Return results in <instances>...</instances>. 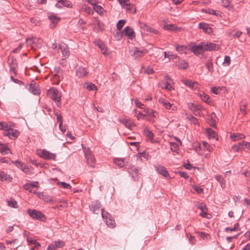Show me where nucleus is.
Returning a JSON list of instances; mask_svg holds the SVG:
<instances>
[{"instance_id":"obj_13","label":"nucleus","mask_w":250,"mask_h":250,"mask_svg":"<svg viewBox=\"0 0 250 250\" xmlns=\"http://www.w3.org/2000/svg\"><path fill=\"white\" fill-rule=\"evenodd\" d=\"M123 34L129 39H133L135 36L134 30L130 26L125 27L123 30Z\"/></svg>"},{"instance_id":"obj_62","label":"nucleus","mask_w":250,"mask_h":250,"mask_svg":"<svg viewBox=\"0 0 250 250\" xmlns=\"http://www.w3.org/2000/svg\"><path fill=\"white\" fill-rule=\"evenodd\" d=\"M180 176L184 177L185 179H188V174L187 172L179 171L178 172Z\"/></svg>"},{"instance_id":"obj_14","label":"nucleus","mask_w":250,"mask_h":250,"mask_svg":"<svg viewBox=\"0 0 250 250\" xmlns=\"http://www.w3.org/2000/svg\"><path fill=\"white\" fill-rule=\"evenodd\" d=\"M131 55L133 56L136 60H138L140 57L146 54V51L145 50H139L138 48L135 47L131 50Z\"/></svg>"},{"instance_id":"obj_55","label":"nucleus","mask_w":250,"mask_h":250,"mask_svg":"<svg viewBox=\"0 0 250 250\" xmlns=\"http://www.w3.org/2000/svg\"><path fill=\"white\" fill-rule=\"evenodd\" d=\"M240 109L243 114H245L246 113V104L242 102L240 104Z\"/></svg>"},{"instance_id":"obj_64","label":"nucleus","mask_w":250,"mask_h":250,"mask_svg":"<svg viewBox=\"0 0 250 250\" xmlns=\"http://www.w3.org/2000/svg\"><path fill=\"white\" fill-rule=\"evenodd\" d=\"M220 89L219 87H213L211 88V91L215 94H218L219 93V90Z\"/></svg>"},{"instance_id":"obj_15","label":"nucleus","mask_w":250,"mask_h":250,"mask_svg":"<svg viewBox=\"0 0 250 250\" xmlns=\"http://www.w3.org/2000/svg\"><path fill=\"white\" fill-rule=\"evenodd\" d=\"M125 168L128 170V172L130 173V174H131L132 177L134 179V180H136L137 179L138 173L139 170V168L134 166H131L130 168L129 167H127L125 166Z\"/></svg>"},{"instance_id":"obj_46","label":"nucleus","mask_w":250,"mask_h":250,"mask_svg":"<svg viewBox=\"0 0 250 250\" xmlns=\"http://www.w3.org/2000/svg\"><path fill=\"white\" fill-rule=\"evenodd\" d=\"M101 214L103 218L105 219V220L109 218V217H112L108 212L105 211L104 209H101Z\"/></svg>"},{"instance_id":"obj_50","label":"nucleus","mask_w":250,"mask_h":250,"mask_svg":"<svg viewBox=\"0 0 250 250\" xmlns=\"http://www.w3.org/2000/svg\"><path fill=\"white\" fill-rule=\"evenodd\" d=\"M7 204L9 207H12L14 208H18L17 202L15 200H8V201H7Z\"/></svg>"},{"instance_id":"obj_11","label":"nucleus","mask_w":250,"mask_h":250,"mask_svg":"<svg viewBox=\"0 0 250 250\" xmlns=\"http://www.w3.org/2000/svg\"><path fill=\"white\" fill-rule=\"evenodd\" d=\"M101 207V203L98 201H93L89 206L90 209L94 213L98 214Z\"/></svg>"},{"instance_id":"obj_53","label":"nucleus","mask_w":250,"mask_h":250,"mask_svg":"<svg viewBox=\"0 0 250 250\" xmlns=\"http://www.w3.org/2000/svg\"><path fill=\"white\" fill-rule=\"evenodd\" d=\"M238 227H239L238 223H236V224H234L233 227H231V228L227 227V228H226L225 229V231H235V230H236L238 228Z\"/></svg>"},{"instance_id":"obj_38","label":"nucleus","mask_w":250,"mask_h":250,"mask_svg":"<svg viewBox=\"0 0 250 250\" xmlns=\"http://www.w3.org/2000/svg\"><path fill=\"white\" fill-rule=\"evenodd\" d=\"M161 87L162 88L167 89V90H172L174 89V88L172 86V85L169 83H167L166 82H163L162 83Z\"/></svg>"},{"instance_id":"obj_21","label":"nucleus","mask_w":250,"mask_h":250,"mask_svg":"<svg viewBox=\"0 0 250 250\" xmlns=\"http://www.w3.org/2000/svg\"><path fill=\"white\" fill-rule=\"evenodd\" d=\"M141 27L142 29H144V31H146L147 32L153 33L154 34H157L158 33V30L149 26L145 23H142L141 24Z\"/></svg>"},{"instance_id":"obj_33","label":"nucleus","mask_w":250,"mask_h":250,"mask_svg":"<svg viewBox=\"0 0 250 250\" xmlns=\"http://www.w3.org/2000/svg\"><path fill=\"white\" fill-rule=\"evenodd\" d=\"M199 28L200 29H202L206 32H209V30H211V28L209 26V25L204 22H200L199 24Z\"/></svg>"},{"instance_id":"obj_18","label":"nucleus","mask_w":250,"mask_h":250,"mask_svg":"<svg viewBox=\"0 0 250 250\" xmlns=\"http://www.w3.org/2000/svg\"><path fill=\"white\" fill-rule=\"evenodd\" d=\"M175 59L178 60V62H176L175 65L178 67L179 69H185L188 67V62L185 61L179 60V58L177 56L175 57Z\"/></svg>"},{"instance_id":"obj_49","label":"nucleus","mask_w":250,"mask_h":250,"mask_svg":"<svg viewBox=\"0 0 250 250\" xmlns=\"http://www.w3.org/2000/svg\"><path fill=\"white\" fill-rule=\"evenodd\" d=\"M124 8H125L127 11H130L133 6L130 4L129 1H127L125 4L122 5Z\"/></svg>"},{"instance_id":"obj_31","label":"nucleus","mask_w":250,"mask_h":250,"mask_svg":"<svg viewBox=\"0 0 250 250\" xmlns=\"http://www.w3.org/2000/svg\"><path fill=\"white\" fill-rule=\"evenodd\" d=\"M245 137V135L242 133H233L230 135L231 139L233 141H236L241 139H244Z\"/></svg>"},{"instance_id":"obj_24","label":"nucleus","mask_w":250,"mask_h":250,"mask_svg":"<svg viewBox=\"0 0 250 250\" xmlns=\"http://www.w3.org/2000/svg\"><path fill=\"white\" fill-rule=\"evenodd\" d=\"M48 17L53 26L60 21V18L55 16L53 13L48 14Z\"/></svg>"},{"instance_id":"obj_36","label":"nucleus","mask_w":250,"mask_h":250,"mask_svg":"<svg viewBox=\"0 0 250 250\" xmlns=\"http://www.w3.org/2000/svg\"><path fill=\"white\" fill-rule=\"evenodd\" d=\"M187 47L185 45H178L176 46V51L181 54H186L187 53Z\"/></svg>"},{"instance_id":"obj_57","label":"nucleus","mask_w":250,"mask_h":250,"mask_svg":"<svg viewBox=\"0 0 250 250\" xmlns=\"http://www.w3.org/2000/svg\"><path fill=\"white\" fill-rule=\"evenodd\" d=\"M203 145L204 146V147L206 148V149H207L208 151H211L212 149V147L210 145H209L208 143L206 142H203Z\"/></svg>"},{"instance_id":"obj_17","label":"nucleus","mask_w":250,"mask_h":250,"mask_svg":"<svg viewBox=\"0 0 250 250\" xmlns=\"http://www.w3.org/2000/svg\"><path fill=\"white\" fill-rule=\"evenodd\" d=\"M64 246V242L62 241L59 240L56 241L48 246L47 250H55L59 248H62Z\"/></svg>"},{"instance_id":"obj_37","label":"nucleus","mask_w":250,"mask_h":250,"mask_svg":"<svg viewBox=\"0 0 250 250\" xmlns=\"http://www.w3.org/2000/svg\"><path fill=\"white\" fill-rule=\"evenodd\" d=\"M206 66L209 72L212 73L214 71L213 63L211 60H208L206 62Z\"/></svg>"},{"instance_id":"obj_34","label":"nucleus","mask_w":250,"mask_h":250,"mask_svg":"<svg viewBox=\"0 0 250 250\" xmlns=\"http://www.w3.org/2000/svg\"><path fill=\"white\" fill-rule=\"evenodd\" d=\"M124 159L115 158L114 159V163L119 167H123L126 166L125 164Z\"/></svg>"},{"instance_id":"obj_59","label":"nucleus","mask_w":250,"mask_h":250,"mask_svg":"<svg viewBox=\"0 0 250 250\" xmlns=\"http://www.w3.org/2000/svg\"><path fill=\"white\" fill-rule=\"evenodd\" d=\"M198 234L201 238H202L204 239L205 238L208 239V238L209 237V236L208 234H207L205 232H199Z\"/></svg>"},{"instance_id":"obj_16","label":"nucleus","mask_w":250,"mask_h":250,"mask_svg":"<svg viewBox=\"0 0 250 250\" xmlns=\"http://www.w3.org/2000/svg\"><path fill=\"white\" fill-rule=\"evenodd\" d=\"M29 90L34 95H39L41 93L39 85L35 83H32L29 84Z\"/></svg>"},{"instance_id":"obj_51","label":"nucleus","mask_w":250,"mask_h":250,"mask_svg":"<svg viewBox=\"0 0 250 250\" xmlns=\"http://www.w3.org/2000/svg\"><path fill=\"white\" fill-rule=\"evenodd\" d=\"M58 185H59L61 187L63 188H67V189H70L71 188V186L70 184L66 183L65 182H59L58 183Z\"/></svg>"},{"instance_id":"obj_5","label":"nucleus","mask_w":250,"mask_h":250,"mask_svg":"<svg viewBox=\"0 0 250 250\" xmlns=\"http://www.w3.org/2000/svg\"><path fill=\"white\" fill-rule=\"evenodd\" d=\"M85 153V157L86 159L87 164L91 167H94L95 165V160L93 155L91 154L89 149L83 148Z\"/></svg>"},{"instance_id":"obj_7","label":"nucleus","mask_w":250,"mask_h":250,"mask_svg":"<svg viewBox=\"0 0 250 250\" xmlns=\"http://www.w3.org/2000/svg\"><path fill=\"white\" fill-rule=\"evenodd\" d=\"M204 50L206 51H216L219 50L220 45L214 43L204 42Z\"/></svg>"},{"instance_id":"obj_19","label":"nucleus","mask_w":250,"mask_h":250,"mask_svg":"<svg viewBox=\"0 0 250 250\" xmlns=\"http://www.w3.org/2000/svg\"><path fill=\"white\" fill-rule=\"evenodd\" d=\"M59 49L61 50L63 57L65 58L69 56V50L67 45L65 43H62L59 45Z\"/></svg>"},{"instance_id":"obj_28","label":"nucleus","mask_w":250,"mask_h":250,"mask_svg":"<svg viewBox=\"0 0 250 250\" xmlns=\"http://www.w3.org/2000/svg\"><path fill=\"white\" fill-rule=\"evenodd\" d=\"M215 179L219 182L221 187L222 188H225L226 187V181L221 175H217L215 176Z\"/></svg>"},{"instance_id":"obj_42","label":"nucleus","mask_w":250,"mask_h":250,"mask_svg":"<svg viewBox=\"0 0 250 250\" xmlns=\"http://www.w3.org/2000/svg\"><path fill=\"white\" fill-rule=\"evenodd\" d=\"M57 1L58 3H60V4H62L64 6L68 8L71 7V3L67 0H57Z\"/></svg>"},{"instance_id":"obj_2","label":"nucleus","mask_w":250,"mask_h":250,"mask_svg":"<svg viewBox=\"0 0 250 250\" xmlns=\"http://www.w3.org/2000/svg\"><path fill=\"white\" fill-rule=\"evenodd\" d=\"M7 128L3 129V134L5 136L8 137L11 139H15L17 138L19 134V132L17 129L12 128L13 125L11 124L9 125L7 124Z\"/></svg>"},{"instance_id":"obj_54","label":"nucleus","mask_w":250,"mask_h":250,"mask_svg":"<svg viewBox=\"0 0 250 250\" xmlns=\"http://www.w3.org/2000/svg\"><path fill=\"white\" fill-rule=\"evenodd\" d=\"M96 25L98 27L99 31H103L104 29V25L101 21H98L96 23Z\"/></svg>"},{"instance_id":"obj_9","label":"nucleus","mask_w":250,"mask_h":250,"mask_svg":"<svg viewBox=\"0 0 250 250\" xmlns=\"http://www.w3.org/2000/svg\"><path fill=\"white\" fill-rule=\"evenodd\" d=\"M159 102L168 110L174 111L176 109L175 106L173 104H170L167 100L161 98L159 100Z\"/></svg>"},{"instance_id":"obj_1","label":"nucleus","mask_w":250,"mask_h":250,"mask_svg":"<svg viewBox=\"0 0 250 250\" xmlns=\"http://www.w3.org/2000/svg\"><path fill=\"white\" fill-rule=\"evenodd\" d=\"M47 95L53 101L57 103L58 107L61 106L60 101L61 100V94L59 91L54 88H51L47 91Z\"/></svg>"},{"instance_id":"obj_39","label":"nucleus","mask_w":250,"mask_h":250,"mask_svg":"<svg viewBox=\"0 0 250 250\" xmlns=\"http://www.w3.org/2000/svg\"><path fill=\"white\" fill-rule=\"evenodd\" d=\"M188 107L193 112L197 109H200L201 106L200 105L195 104L193 103H190L188 104Z\"/></svg>"},{"instance_id":"obj_29","label":"nucleus","mask_w":250,"mask_h":250,"mask_svg":"<svg viewBox=\"0 0 250 250\" xmlns=\"http://www.w3.org/2000/svg\"><path fill=\"white\" fill-rule=\"evenodd\" d=\"M13 178L9 175H8L7 173H5L3 171L0 172V180L3 181L4 180L11 182Z\"/></svg>"},{"instance_id":"obj_25","label":"nucleus","mask_w":250,"mask_h":250,"mask_svg":"<svg viewBox=\"0 0 250 250\" xmlns=\"http://www.w3.org/2000/svg\"><path fill=\"white\" fill-rule=\"evenodd\" d=\"M95 43L101 49L102 53L105 55L107 48L104 43L101 40L95 41Z\"/></svg>"},{"instance_id":"obj_56","label":"nucleus","mask_w":250,"mask_h":250,"mask_svg":"<svg viewBox=\"0 0 250 250\" xmlns=\"http://www.w3.org/2000/svg\"><path fill=\"white\" fill-rule=\"evenodd\" d=\"M230 4V1L229 0H222V5L225 8L229 7Z\"/></svg>"},{"instance_id":"obj_48","label":"nucleus","mask_w":250,"mask_h":250,"mask_svg":"<svg viewBox=\"0 0 250 250\" xmlns=\"http://www.w3.org/2000/svg\"><path fill=\"white\" fill-rule=\"evenodd\" d=\"M36 38H29L26 40V42L28 45L33 47V44L35 43Z\"/></svg>"},{"instance_id":"obj_8","label":"nucleus","mask_w":250,"mask_h":250,"mask_svg":"<svg viewBox=\"0 0 250 250\" xmlns=\"http://www.w3.org/2000/svg\"><path fill=\"white\" fill-rule=\"evenodd\" d=\"M155 170L159 174L163 175L165 178L169 177L168 172L167 170L166 167L161 165L154 166Z\"/></svg>"},{"instance_id":"obj_27","label":"nucleus","mask_w":250,"mask_h":250,"mask_svg":"<svg viewBox=\"0 0 250 250\" xmlns=\"http://www.w3.org/2000/svg\"><path fill=\"white\" fill-rule=\"evenodd\" d=\"M0 152L2 155H5L9 153H11V151L6 145L0 144Z\"/></svg>"},{"instance_id":"obj_12","label":"nucleus","mask_w":250,"mask_h":250,"mask_svg":"<svg viewBox=\"0 0 250 250\" xmlns=\"http://www.w3.org/2000/svg\"><path fill=\"white\" fill-rule=\"evenodd\" d=\"M13 163L18 168H20L24 173L26 174H29L30 173V168L27 166H26L21 161H15L13 162Z\"/></svg>"},{"instance_id":"obj_10","label":"nucleus","mask_w":250,"mask_h":250,"mask_svg":"<svg viewBox=\"0 0 250 250\" xmlns=\"http://www.w3.org/2000/svg\"><path fill=\"white\" fill-rule=\"evenodd\" d=\"M203 43L204 42H202L198 45L193 46L191 48V51L196 55L203 53L205 52Z\"/></svg>"},{"instance_id":"obj_20","label":"nucleus","mask_w":250,"mask_h":250,"mask_svg":"<svg viewBox=\"0 0 250 250\" xmlns=\"http://www.w3.org/2000/svg\"><path fill=\"white\" fill-rule=\"evenodd\" d=\"M120 123L124 124L126 127L131 129L133 126H135V125L128 118H123L120 120Z\"/></svg>"},{"instance_id":"obj_40","label":"nucleus","mask_w":250,"mask_h":250,"mask_svg":"<svg viewBox=\"0 0 250 250\" xmlns=\"http://www.w3.org/2000/svg\"><path fill=\"white\" fill-rule=\"evenodd\" d=\"M144 135L149 140H151L153 138V133L147 128L144 129Z\"/></svg>"},{"instance_id":"obj_45","label":"nucleus","mask_w":250,"mask_h":250,"mask_svg":"<svg viewBox=\"0 0 250 250\" xmlns=\"http://www.w3.org/2000/svg\"><path fill=\"white\" fill-rule=\"evenodd\" d=\"M207 133L209 138H215L216 136V133L211 128L207 129Z\"/></svg>"},{"instance_id":"obj_41","label":"nucleus","mask_w":250,"mask_h":250,"mask_svg":"<svg viewBox=\"0 0 250 250\" xmlns=\"http://www.w3.org/2000/svg\"><path fill=\"white\" fill-rule=\"evenodd\" d=\"M94 9L95 11H96L98 13L100 14H103L104 10L103 9V7L97 4H94Z\"/></svg>"},{"instance_id":"obj_52","label":"nucleus","mask_w":250,"mask_h":250,"mask_svg":"<svg viewBox=\"0 0 250 250\" xmlns=\"http://www.w3.org/2000/svg\"><path fill=\"white\" fill-rule=\"evenodd\" d=\"M125 22H126V21L125 20H121L119 21L117 24V28L119 30L123 28V27L124 26Z\"/></svg>"},{"instance_id":"obj_60","label":"nucleus","mask_w":250,"mask_h":250,"mask_svg":"<svg viewBox=\"0 0 250 250\" xmlns=\"http://www.w3.org/2000/svg\"><path fill=\"white\" fill-rule=\"evenodd\" d=\"M194 82H192L191 80H184V83L185 84V85H186L187 86H188L189 87H191L192 85H193V83H194Z\"/></svg>"},{"instance_id":"obj_6","label":"nucleus","mask_w":250,"mask_h":250,"mask_svg":"<svg viewBox=\"0 0 250 250\" xmlns=\"http://www.w3.org/2000/svg\"><path fill=\"white\" fill-rule=\"evenodd\" d=\"M39 183L37 181L26 183L23 185V188L25 190H28L30 192L35 194L36 191L32 188H38Z\"/></svg>"},{"instance_id":"obj_47","label":"nucleus","mask_w":250,"mask_h":250,"mask_svg":"<svg viewBox=\"0 0 250 250\" xmlns=\"http://www.w3.org/2000/svg\"><path fill=\"white\" fill-rule=\"evenodd\" d=\"M164 29L166 30L173 31L175 30L176 26L174 24H167L164 25Z\"/></svg>"},{"instance_id":"obj_4","label":"nucleus","mask_w":250,"mask_h":250,"mask_svg":"<svg viewBox=\"0 0 250 250\" xmlns=\"http://www.w3.org/2000/svg\"><path fill=\"white\" fill-rule=\"evenodd\" d=\"M38 154L42 158L46 160H55L56 155L45 149L38 150Z\"/></svg>"},{"instance_id":"obj_3","label":"nucleus","mask_w":250,"mask_h":250,"mask_svg":"<svg viewBox=\"0 0 250 250\" xmlns=\"http://www.w3.org/2000/svg\"><path fill=\"white\" fill-rule=\"evenodd\" d=\"M28 214L33 219L44 222L46 220V217L40 211L36 209H28L27 210Z\"/></svg>"},{"instance_id":"obj_23","label":"nucleus","mask_w":250,"mask_h":250,"mask_svg":"<svg viewBox=\"0 0 250 250\" xmlns=\"http://www.w3.org/2000/svg\"><path fill=\"white\" fill-rule=\"evenodd\" d=\"M199 95L201 99H202V100H203L205 102L209 104H212V102L211 100L209 98V96L204 92L200 91L199 93Z\"/></svg>"},{"instance_id":"obj_44","label":"nucleus","mask_w":250,"mask_h":250,"mask_svg":"<svg viewBox=\"0 0 250 250\" xmlns=\"http://www.w3.org/2000/svg\"><path fill=\"white\" fill-rule=\"evenodd\" d=\"M202 11L205 13H208L213 15H217L216 11L209 8L202 9Z\"/></svg>"},{"instance_id":"obj_63","label":"nucleus","mask_w":250,"mask_h":250,"mask_svg":"<svg viewBox=\"0 0 250 250\" xmlns=\"http://www.w3.org/2000/svg\"><path fill=\"white\" fill-rule=\"evenodd\" d=\"M7 123L0 122V129L3 130L4 128H7Z\"/></svg>"},{"instance_id":"obj_35","label":"nucleus","mask_w":250,"mask_h":250,"mask_svg":"<svg viewBox=\"0 0 250 250\" xmlns=\"http://www.w3.org/2000/svg\"><path fill=\"white\" fill-rule=\"evenodd\" d=\"M106 224L109 227L114 228L116 226V223L114 220L112 219V217H109V218L105 220Z\"/></svg>"},{"instance_id":"obj_32","label":"nucleus","mask_w":250,"mask_h":250,"mask_svg":"<svg viewBox=\"0 0 250 250\" xmlns=\"http://www.w3.org/2000/svg\"><path fill=\"white\" fill-rule=\"evenodd\" d=\"M144 111L146 114L149 115L150 116H151L154 118H157L158 113L156 111H154V110L146 108H145Z\"/></svg>"},{"instance_id":"obj_58","label":"nucleus","mask_w":250,"mask_h":250,"mask_svg":"<svg viewBox=\"0 0 250 250\" xmlns=\"http://www.w3.org/2000/svg\"><path fill=\"white\" fill-rule=\"evenodd\" d=\"M164 80L166 82L168 83L171 85H172L173 83V80L168 75H165L164 76Z\"/></svg>"},{"instance_id":"obj_43","label":"nucleus","mask_w":250,"mask_h":250,"mask_svg":"<svg viewBox=\"0 0 250 250\" xmlns=\"http://www.w3.org/2000/svg\"><path fill=\"white\" fill-rule=\"evenodd\" d=\"M230 62L231 60L230 57L229 56H225L224 62H223V65L224 66H228L230 65Z\"/></svg>"},{"instance_id":"obj_61","label":"nucleus","mask_w":250,"mask_h":250,"mask_svg":"<svg viewBox=\"0 0 250 250\" xmlns=\"http://www.w3.org/2000/svg\"><path fill=\"white\" fill-rule=\"evenodd\" d=\"M135 103L136 106H137L139 108L145 109L144 104H142L138 100H135Z\"/></svg>"},{"instance_id":"obj_26","label":"nucleus","mask_w":250,"mask_h":250,"mask_svg":"<svg viewBox=\"0 0 250 250\" xmlns=\"http://www.w3.org/2000/svg\"><path fill=\"white\" fill-rule=\"evenodd\" d=\"M88 72L85 68L83 67H79L76 70V75L79 77H83L86 76Z\"/></svg>"},{"instance_id":"obj_22","label":"nucleus","mask_w":250,"mask_h":250,"mask_svg":"<svg viewBox=\"0 0 250 250\" xmlns=\"http://www.w3.org/2000/svg\"><path fill=\"white\" fill-rule=\"evenodd\" d=\"M176 139L178 142L177 143L171 142L170 143V149L173 152H177L179 149V146L182 144V142L179 139L176 138Z\"/></svg>"},{"instance_id":"obj_30","label":"nucleus","mask_w":250,"mask_h":250,"mask_svg":"<svg viewBox=\"0 0 250 250\" xmlns=\"http://www.w3.org/2000/svg\"><path fill=\"white\" fill-rule=\"evenodd\" d=\"M83 86L88 91H94L97 90V88L96 85L90 83H84Z\"/></svg>"}]
</instances>
